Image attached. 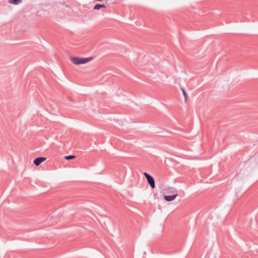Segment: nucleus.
Instances as JSON below:
<instances>
[{"label": "nucleus", "mask_w": 258, "mask_h": 258, "mask_svg": "<svg viewBox=\"0 0 258 258\" xmlns=\"http://www.w3.org/2000/svg\"><path fill=\"white\" fill-rule=\"evenodd\" d=\"M93 59L92 57H73L71 58V60L75 64H85L91 61Z\"/></svg>", "instance_id": "1"}, {"label": "nucleus", "mask_w": 258, "mask_h": 258, "mask_svg": "<svg viewBox=\"0 0 258 258\" xmlns=\"http://www.w3.org/2000/svg\"><path fill=\"white\" fill-rule=\"evenodd\" d=\"M144 175L146 178L148 183L150 185L152 188H154L155 187V180L154 178L149 174L147 172H144Z\"/></svg>", "instance_id": "2"}, {"label": "nucleus", "mask_w": 258, "mask_h": 258, "mask_svg": "<svg viewBox=\"0 0 258 258\" xmlns=\"http://www.w3.org/2000/svg\"><path fill=\"white\" fill-rule=\"evenodd\" d=\"M175 194L173 195H165L164 196V199L168 202L172 201L174 200L175 198L178 196L177 191L176 189H174Z\"/></svg>", "instance_id": "3"}, {"label": "nucleus", "mask_w": 258, "mask_h": 258, "mask_svg": "<svg viewBox=\"0 0 258 258\" xmlns=\"http://www.w3.org/2000/svg\"><path fill=\"white\" fill-rule=\"evenodd\" d=\"M46 159V158L43 157H39L35 158L33 160V163L36 165H39L41 163L44 161Z\"/></svg>", "instance_id": "4"}, {"label": "nucleus", "mask_w": 258, "mask_h": 258, "mask_svg": "<svg viewBox=\"0 0 258 258\" xmlns=\"http://www.w3.org/2000/svg\"><path fill=\"white\" fill-rule=\"evenodd\" d=\"M101 8H106V6L104 5H101V4H96L94 7L93 9L94 10H99Z\"/></svg>", "instance_id": "5"}, {"label": "nucleus", "mask_w": 258, "mask_h": 258, "mask_svg": "<svg viewBox=\"0 0 258 258\" xmlns=\"http://www.w3.org/2000/svg\"><path fill=\"white\" fill-rule=\"evenodd\" d=\"M22 2V0H9V2L10 4L17 5L20 3H21Z\"/></svg>", "instance_id": "6"}, {"label": "nucleus", "mask_w": 258, "mask_h": 258, "mask_svg": "<svg viewBox=\"0 0 258 258\" xmlns=\"http://www.w3.org/2000/svg\"><path fill=\"white\" fill-rule=\"evenodd\" d=\"M181 90L182 91V94L184 98V101L186 102L187 101V95H186V92L183 88H181Z\"/></svg>", "instance_id": "7"}, {"label": "nucleus", "mask_w": 258, "mask_h": 258, "mask_svg": "<svg viewBox=\"0 0 258 258\" xmlns=\"http://www.w3.org/2000/svg\"><path fill=\"white\" fill-rule=\"evenodd\" d=\"M76 157L74 155H67V156H64V158L66 159V160H71V159H74Z\"/></svg>", "instance_id": "8"}, {"label": "nucleus", "mask_w": 258, "mask_h": 258, "mask_svg": "<svg viewBox=\"0 0 258 258\" xmlns=\"http://www.w3.org/2000/svg\"><path fill=\"white\" fill-rule=\"evenodd\" d=\"M172 190L171 191V192L172 193H173L174 194H175V192H174V189H176L175 188H171Z\"/></svg>", "instance_id": "9"}]
</instances>
